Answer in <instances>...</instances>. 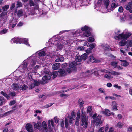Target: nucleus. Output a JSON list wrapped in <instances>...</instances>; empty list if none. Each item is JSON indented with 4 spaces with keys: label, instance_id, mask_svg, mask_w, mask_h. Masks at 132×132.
Here are the masks:
<instances>
[{
    "label": "nucleus",
    "instance_id": "obj_1",
    "mask_svg": "<svg viewBox=\"0 0 132 132\" xmlns=\"http://www.w3.org/2000/svg\"><path fill=\"white\" fill-rule=\"evenodd\" d=\"M30 59V57H29L25 60L22 64L18 67V69L20 71V72L23 73L22 75L26 73L28 74L29 75L30 74H32L30 73H29L28 72L32 69L33 66L35 65L36 62L34 59L31 60Z\"/></svg>",
    "mask_w": 132,
    "mask_h": 132
},
{
    "label": "nucleus",
    "instance_id": "obj_2",
    "mask_svg": "<svg viewBox=\"0 0 132 132\" xmlns=\"http://www.w3.org/2000/svg\"><path fill=\"white\" fill-rule=\"evenodd\" d=\"M11 42L14 43H24L28 46H30L28 42V40L26 39L15 37L11 39Z\"/></svg>",
    "mask_w": 132,
    "mask_h": 132
},
{
    "label": "nucleus",
    "instance_id": "obj_3",
    "mask_svg": "<svg viewBox=\"0 0 132 132\" xmlns=\"http://www.w3.org/2000/svg\"><path fill=\"white\" fill-rule=\"evenodd\" d=\"M82 114H81V125L83 126V128H86L88 125L87 118L86 117L85 113L84 112L83 110H81Z\"/></svg>",
    "mask_w": 132,
    "mask_h": 132
},
{
    "label": "nucleus",
    "instance_id": "obj_4",
    "mask_svg": "<svg viewBox=\"0 0 132 132\" xmlns=\"http://www.w3.org/2000/svg\"><path fill=\"white\" fill-rule=\"evenodd\" d=\"M131 35V33H127L125 35L123 33L119 34L118 36H116L115 37V39L116 40L123 39L126 40Z\"/></svg>",
    "mask_w": 132,
    "mask_h": 132
},
{
    "label": "nucleus",
    "instance_id": "obj_5",
    "mask_svg": "<svg viewBox=\"0 0 132 132\" xmlns=\"http://www.w3.org/2000/svg\"><path fill=\"white\" fill-rule=\"evenodd\" d=\"M81 29L82 31H85L83 33L82 36L87 37L90 35V28L87 26H85L84 27H82Z\"/></svg>",
    "mask_w": 132,
    "mask_h": 132
},
{
    "label": "nucleus",
    "instance_id": "obj_6",
    "mask_svg": "<svg viewBox=\"0 0 132 132\" xmlns=\"http://www.w3.org/2000/svg\"><path fill=\"white\" fill-rule=\"evenodd\" d=\"M39 9L38 4L34 6V9H32L30 13H29V15H35L37 13H39Z\"/></svg>",
    "mask_w": 132,
    "mask_h": 132
},
{
    "label": "nucleus",
    "instance_id": "obj_7",
    "mask_svg": "<svg viewBox=\"0 0 132 132\" xmlns=\"http://www.w3.org/2000/svg\"><path fill=\"white\" fill-rule=\"evenodd\" d=\"M33 74H30L28 76L29 77L30 81H31V82L32 83L34 82V85L37 86L39 85L40 84V82L37 81H34V79L32 78V76Z\"/></svg>",
    "mask_w": 132,
    "mask_h": 132
},
{
    "label": "nucleus",
    "instance_id": "obj_8",
    "mask_svg": "<svg viewBox=\"0 0 132 132\" xmlns=\"http://www.w3.org/2000/svg\"><path fill=\"white\" fill-rule=\"evenodd\" d=\"M26 129L29 132H33V129L32 125L30 123L26 124L25 126Z\"/></svg>",
    "mask_w": 132,
    "mask_h": 132
},
{
    "label": "nucleus",
    "instance_id": "obj_9",
    "mask_svg": "<svg viewBox=\"0 0 132 132\" xmlns=\"http://www.w3.org/2000/svg\"><path fill=\"white\" fill-rule=\"evenodd\" d=\"M16 24L17 22L15 20L10 21L9 26V28L11 29L13 28L16 26Z\"/></svg>",
    "mask_w": 132,
    "mask_h": 132
},
{
    "label": "nucleus",
    "instance_id": "obj_10",
    "mask_svg": "<svg viewBox=\"0 0 132 132\" xmlns=\"http://www.w3.org/2000/svg\"><path fill=\"white\" fill-rule=\"evenodd\" d=\"M38 54V56H44L45 54V52L44 51H38L36 52L35 54H33L30 57V59H32V58L33 57L35 56L36 55H37V54Z\"/></svg>",
    "mask_w": 132,
    "mask_h": 132
},
{
    "label": "nucleus",
    "instance_id": "obj_11",
    "mask_svg": "<svg viewBox=\"0 0 132 132\" xmlns=\"http://www.w3.org/2000/svg\"><path fill=\"white\" fill-rule=\"evenodd\" d=\"M60 41L56 40L55 41V45L57 46V49L58 50L61 49L63 47V45L60 42Z\"/></svg>",
    "mask_w": 132,
    "mask_h": 132
},
{
    "label": "nucleus",
    "instance_id": "obj_12",
    "mask_svg": "<svg viewBox=\"0 0 132 132\" xmlns=\"http://www.w3.org/2000/svg\"><path fill=\"white\" fill-rule=\"evenodd\" d=\"M125 7L130 12L132 13V3L131 2H129L128 4L125 6Z\"/></svg>",
    "mask_w": 132,
    "mask_h": 132
},
{
    "label": "nucleus",
    "instance_id": "obj_13",
    "mask_svg": "<svg viewBox=\"0 0 132 132\" xmlns=\"http://www.w3.org/2000/svg\"><path fill=\"white\" fill-rule=\"evenodd\" d=\"M41 127L43 131H45V132L48 131L47 126L46 123L45 121H44L41 124Z\"/></svg>",
    "mask_w": 132,
    "mask_h": 132
},
{
    "label": "nucleus",
    "instance_id": "obj_14",
    "mask_svg": "<svg viewBox=\"0 0 132 132\" xmlns=\"http://www.w3.org/2000/svg\"><path fill=\"white\" fill-rule=\"evenodd\" d=\"M110 111L106 109H105V111H102V113L104 114L109 116L112 115L113 116V117H114V113L113 112L110 113Z\"/></svg>",
    "mask_w": 132,
    "mask_h": 132
},
{
    "label": "nucleus",
    "instance_id": "obj_15",
    "mask_svg": "<svg viewBox=\"0 0 132 132\" xmlns=\"http://www.w3.org/2000/svg\"><path fill=\"white\" fill-rule=\"evenodd\" d=\"M77 117L76 118L75 124L77 126L79 125V123L80 119V111L77 113Z\"/></svg>",
    "mask_w": 132,
    "mask_h": 132
},
{
    "label": "nucleus",
    "instance_id": "obj_16",
    "mask_svg": "<svg viewBox=\"0 0 132 132\" xmlns=\"http://www.w3.org/2000/svg\"><path fill=\"white\" fill-rule=\"evenodd\" d=\"M89 59L90 61L93 63H97L100 61V60L99 59H96L93 56H91L89 57Z\"/></svg>",
    "mask_w": 132,
    "mask_h": 132
},
{
    "label": "nucleus",
    "instance_id": "obj_17",
    "mask_svg": "<svg viewBox=\"0 0 132 132\" xmlns=\"http://www.w3.org/2000/svg\"><path fill=\"white\" fill-rule=\"evenodd\" d=\"M51 77L48 75H46L43 77L42 78V80L43 81V83L44 84L46 82V81L50 79Z\"/></svg>",
    "mask_w": 132,
    "mask_h": 132
},
{
    "label": "nucleus",
    "instance_id": "obj_18",
    "mask_svg": "<svg viewBox=\"0 0 132 132\" xmlns=\"http://www.w3.org/2000/svg\"><path fill=\"white\" fill-rule=\"evenodd\" d=\"M41 123L40 122H38L36 124L34 123V125L35 128H37L39 130H42V128L41 127Z\"/></svg>",
    "mask_w": 132,
    "mask_h": 132
},
{
    "label": "nucleus",
    "instance_id": "obj_19",
    "mask_svg": "<svg viewBox=\"0 0 132 132\" xmlns=\"http://www.w3.org/2000/svg\"><path fill=\"white\" fill-rule=\"evenodd\" d=\"M112 104L113 106L112 108V110L113 111H116L118 110L117 106V104L116 102L115 101H113L112 102Z\"/></svg>",
    "mask_w": 132,
    "mask_h": 132
},
{
    "label": "nucleus",
    "instance_id": "obj_20",
    "mask_svg": "<svg viewBox=\"0 0 132 132\" xmlns=\"http://www.w3.org/2000/svg\"><path fill=\"white\" fill-rule=\"evenodd\" d=\"M121 63V65L124 67L128 66L129 64V63L126 60H120Z\"/></svg>",
    "mask_w": 132,
    "mask_h": 132
},
{
    "label": "nucleus",
    "instance_id": "obj_21",
    "mask_svg": "<svg viewBox=\"0 0 132 132\" xmlns=\"http://www.w3.org/2000/svg\"><path fill=\"white\" fill-rule=\"evenodd\" d=\"M48 125L49 128L50 129L51 128V127H53L54 126V123L53 120L51 119L48 121Z\"/></svg>",
    "mask_w": 132,
    "mask_h": 132
},
{
    "label": "nucleus",
    "instance_id": "obj_22",
    "mask_svg": "<svg viewBox=\"0 0 132 132\" xmlns=\"http://www.w3.org/2000/svg\"><path fill=\"white\" fill-rule=\"evenodd\" d=\"M126 14L120 16V21L121 22H123L127 21V18Z\"/></svg>",
    "mask_w": 132,
    "mask_h": 132
},
{
    "label": "nucleus",
    "instance_id": "obj_23",
    "mask_svg": "<svg viewBox=\"0 0 132 132\" xmlns=\"http://www.w3.org/2000/svg\"><path fill=\"white\" fill-rule=\"evenodd\" d=\"M28 88V86L25 84H22L19 86L20 89L22 90H24Z\"/></svg>",
    "mask_w": 132,
    "mask_h": 132
},
{
    "label": "nucleus",
    "instance_id": "obj_24",
    "mask_svg": "<svg viewBox=\"0 0 132 132\" xmlns=\"http://www.w3.org/2000/svg\"><path fill=\"white\" fill-rule=\"evenodd\" d=\"M64 57L62 56L59 55V56L57 58L55 61L56 62H62L64 61Z\"/></svg>",
    "mask_w": 132,
    "mask_h": 132
},
{
    "label": "nucleus",
    "instance_id": "obj_25",
    "mask_svg": "<svg viewBox=\"0 0 132 132\" xmlns=\"http://www.w3.org/2000/svg\"><path fill=\"white\" fill-rule=\"evenodd\" d=\"M60 63H57L54 64L52 67L53 69L56 70L58 69L60 67Z\"/></svg>",
    "mask_w": 132,
    "mask_h": 132
},
{
    "label": "nucleus",
    "instance_id": "obj_26",
    "mask_svg": "<svg viewBox=\"0 0 132 132\" xmlns=\"http://www.w3.org/2000/svg\"><path fill=\"white\" fill-rule=\"evenodd\" d=\"M58 72L61 76H63L66 74L65 71L63 69H60L59 70Z\"/></svg>",
    "mask_w": 132,
    "mask_h": 132
},
{
    "label": "nucleus",
    "instance_id": "obj_27",
    "mask_svg": "<svg viewBox=\"0 0 132 132\" xmlns=\"http://www.w3.org/2000/svg\"><path fill=\"white\" fill-rule=\"evenodd\" d=\"M99 72L100 73H110V72L108 70L104 69L99 70Z\"/></svg>",
    "mask_w": 132,
    "mask_h": 132
},
{
    "label": "nucleus",
    "instance_id": "obj_28",
    "mask_svg": "<svg viewBox=\"0 0 132 132\" xmlns=\"http://www.w3.org/2000/svg\"><path fill=\"white\" fill-rule=\"evenodd\" d=\"M8 31V29H4L0 31V35L5 34L7 33Z\"/></svg>",
    "mask_w": 132,
    "mask_h": 132
},
{
    "label": "nucleus",
    "instance_id": "obj_29",
    "mask_svg": "<svg viewBox=\"0 0 132 132\" xmlns=\"http://www.w3.org/2000/svg\"><path fill=\"white\" fill-rule=\"evenodd\" d=\"M111 74L113 75L117 76L118 75L120 74V73L119 72H116L114 71H112L111 72H110Z\"/></svg>",
    "mask_w": 132,
    "mask_h": 132
},
{
    "label": "nucleus",
    "instance_id": "obj_30",
    "mask_svg": "<svg viewBox=\"0 0 132 132\" xmlns=\"http://www.w3.org/2000/svg\"><path fill=\"white\" fill-rule=\"evenodd\" d=\"M5 101L4 98L3 97H0V105H1L5 103Z\"/></svg>",
    "mask_w": 132,
    "mask_h": 132
},
{
    "label": "nucleus",
    "instance_id": "obj_31",
    "mask_svg": "<svg viewBox=\"0 0 132 132\" xmlns=\"http://www.w3.org/2000/svg\"><path fill=\"white\" fill-rule=\"evenodd\" d=\"M101 118V116L100 115H98L96 118V119L94 120V122L98 123L100 120Z\"/></svg>",
    "mask_w": 132,
    "mask_h": 132
},
{
    "label": "nucleus",
    "instance_id": "obj_32",
    "mask_svg": "<svg viewBox=\"0 0 132 132\" xmlns=\"http://www.w3.org/2000/svg\"><path fill=\"white\" fill-rule=\"evenodd\" d=\"M77 64V63L75 61H73L69 64V66L70 67L72 68L76 65Z\"/></svg>",
    "mask_w": 132,
    "mask_h": 132
},
{
    "label": "nucleus",
    "instance_id": "obj_33",
    "mask_svg": "<svg viewBox=\"0 0 132 132\" xmlns=\"http://www.w3.org/2000/svg\"><path fill=\"white\" fill-rule=\"evenodd\" d=\"M123 124L120 122H119L117 123L116 126L119 128H121L123 127Z\"/></svg>",
    "mask_w": 132,
    "mask_h": 132
},
{
    "label": "nucleus",
    "instance_id": "obj_34",
    "mask_svg": "<svg viewBox=\"0 0 132 132\" xmlns=\"http://www.w3.org/2000/svg\"><path fill=\"white\" fill-rule=\"evenodd\" d=\"M82 2L81 3L82 4V5L86 6L88 4V2L87 0H82Z\"/></svg>",
    "mask_w": 132,
    "mask_h": 132
},
{
    "label": "nucleus",
    "instance_id": "obj_35",
    "mask_svg": "<svg viewBox=\"0 0 132 132\" xmlns=\"http://www.w3.org/2000/svg\"><path fill=\"white\" fill-rule=\"evenodd\" d=\"M104 1L105 6L106 7V8L107 9L109 5V0H104Z\"/></svg>",
    "mask_w": 132,
    "mask_h": 132
},
{
    "label": "nucleus",
    "instance_id": "obj_36",
    "mask_svg": "<svg viewBox=\"0 0 132 132\" xmlns=\"http://www.w3.org/2000/svg\"><path fill=\"white\" fill-rule=\"evenodd\" d=\"M127 43V42L125 41L122 40L119 43L120 45L123 46H125Z\"/></svg>",
    "mask_w": 132,
    "mask_h": 132
},
{
    "label": "nucleus",
    "instance_id": "obj_37",
    "mask_svg": "<svg viewBox=\"0 0 132 132\" xmlns=\"http://www.w3.org/2000/svg\"><path fill=\"white\" fill-rule=\"evenodd\" d=\"M84 103V102L82 99L80 98L79 99L78 103L80 107H81L82 106Z\"/></svg>",
    "mask_w": 132,
    "mask_h": 132
},
{
    "label": "nucleus",
    "instance_id": "obj_38",
    "mask_svg": "<svg viewBox=\"0 0 132 132\" xmlns=\"http://www.w3.org/2000/svg\"><path fill=\"white\" fill-rule=\"evenodd\" d=\"M101 46L105 50H108L109 47V46L106 44H102L101 45Z\"/></svg>",
    "mask_w": 132,
    "mask_h": 132
},
{
    "label": "nucleus",
    "instance_id": "obj_39",
    "mask_svg": "<svg viewBox=\"0 0 132 132\" xmlns=\"http://www.w3.org/2000/svg\"><path fill=\"white\" fill-rule=\"evenodd\" d=\"M23 10H19L17 12V15L19 16H20L22 15Z\"/></svg>",
    "mask_w": 132,
    "mask_h": 132
},
{
    "label": "nucleus",
    "instance_id": "obj_40",
    "mask_svg": "<svg viewBox=\"0 0 132 132\" xmlns=\"http://www.w3.org/2000/svg\"><path fill=\"white\" fill-rule=\"evenodd\" d=\"M119 61H115L112 62L111 63V65L114 67V68H116L117 67V64L118 63Z\"/></svg>",
    "mask_w": 132,
    "mask_h": 132
},
{
    "label": "nucleus",
    "instance_id": "obj_41",
    "mask_svg": "<svg viewBox=\"0 0 132 132\" xmlns=\"http://www.w3.org/2000/svg\"><path fill=\"white\" fill-rule=\"evenodd\" d=\"M127 21H131L132 20V15H130L126 14Z\"/></svg>",
    "mask_w": 132,
    "mask_h": 132
},
{
    "label": "nucleus",
    "instance_id": "obj_42",
    "mask_svg": "<svg viewBox=\"0 0 132 132\" xmlns=\"http://www.w3.org/2000/svg\"><path fill=\"white\" fill-rule=\"evenodd\" d=\"M96 46V44L95 43L91 44L89 45V49L90 50H92Z\"/></svg>",
    "mask_w": 132,
    "mask_h": 132
},
{
    "label": "nucleus",
    "instance_id": "obj_43",
    "mask_svg": "<svg viewBox=\"0 0 132 132\" xmlns=\"http://www.w3.org/2000/svg\"><path fill=\"white\" fill-rule=\"evenodd\" d=\"M81 56H77L75 59V60L77 62H80L81 61L82 59Z\"/></svg>",
    "mask_w": 132,
    "mask_h": 132
},
{
    "label": "nucleus",
    "instance_id": "obj_44",
    "mask_svg": "<svg viewBox=\"0 0 132 132\" xmlns=\"http://www.w3.org/2000/svg\"><path fill=\"white\" fill-rule=\"evenodd\" d=\"M1 93L7 99H9V98L10 97L6 93L4 92L3 91H1Z\"/></svg>",
    "mask_w": 132,
    "mask_h": 132
},
{
    "label": "nucleus",
    "instance_id": "obj_45",
    "mask_svg": "<svg viewBox=\"0 0 132 132\" xmlns=\"http://www.w3.org/2000/svg\"><path fill=\"white\" fill-rule=\"evenodd\" d=\"M104 77L108 79H110L113 78V77L111 75H108L107 74H105L104 76Z\"/></svg>",
    "mask_w": 132,
    "mask_h": 132
},
{
    "label": "nucleus",
    "instance_id": "obj_46",
    "mask_svg": "<svg viewBox=\"0 0 132 132\" xmlns=\"http://www.w3.org/2000/svg\"><path fill=\"white\" fill-rule=\"evenodd\" d=\"M14 111V110H12L11 111H9L8 112H7L6 113H5L4 114V116H7L9 114L12 113V112H13Z\"/></svg>",
    "mask_w": 132,
    "mask_h": 132
},
{
    "label": "nucleus",
    "instance_id": "obj_47",
    "mask_svg": "<svg viewBox=\"0 0 132 132\" xmlns=\"http://www.w3.org/2000/svg\"><path fill=\"white\" fill-rule=\"evenodd\" d=\"M87 40L88 42H92L94 41L95 39L92 37H89L87 38Z\"/></svg>",
    "mask_w": 132,
    "mask_h": 132
},
{
    "label": "nucleus",
    "instance_id": "obj_48",
    "mask_svg": "<svg viewBox=\"0 0 132 132\" xmlns=\"http://www.w3.org/2000/svg\"><path fill=\"white\" fill-rule=\"evenodd\" d=\"M92 106H88L87 110V113H90L92 110Z\"/></svg>",
    "mask_w": 132,
    "mask_h": 132
},
{
    "label": "nucleus",
    "instance_id": "obj_49",
    "mask_svg": "<svg viewBox=\"0 0 132 132\" xmlns=\"http://www.w3.org/2000/svg\"><path fill=\"white\" fill-rule=\"evenodd\" d=\"M87 55L86 53H84L81 56L82 59L84 60H86V59L87 58Z\"/></svg>",
    "mask_w": 132,
    "mask_h": 132
},
{
    "label": "nucleus",
    "instance_id": "obj_50",
    "mask_svg": "<svg viewBox=\"0 0 132 132\" xmlns=\"http://www.w3.org/2000/svg\"><path fill=\"white\" fill-rule=\"evenodd\" d=\"M117 6V4L116 3H113L112 4L111 7L112 9H114Z\"/></svg>",
    "mask_w": 132,
    "mask_h": 132
},
{
    "label": "nucleus",
    "instance_id": "obj_51",
    "mask_svg": "<svg viewBox=\"0 0 132 132\" xmlns=\"http://www.w3.org/2000/svg\"><path fill=\"white\" fill-rule=\"evenodd\" d=\"M9 7V6L5 5L2 7L3 10V11H5L7 10Z\"/></svg>",
    "mask_w": 132,
    "mask_h": 132
},
{
    "label": "nucleus",
    "instance_id": "obj_52",
    "mask_svg": "<svg viewBox=\"0 0 132 132\" xmlns=\"http://www.w3.org/2000/svg\"><path fill=\"white\" fill-rule=\"evenodd\" d=\"M29 4L30 6H34L35 4L33 0H29Z\"/></svg>",
    "mask_w": 132,
    "mask_h": 132
},
{
    "label": "nucleus",
    "instance_id": "obj_53",
    "mask_svg": "<svg viewBox=\"0 0 132 132\" xmlns=\"http://www.w3.org/2000/svg\"><path fill=\"white\" fill-rule=\"evenodd\" d=\"M65 125L66 128H67L68 125V120L65 118Z\"/></svg>",
    "mask_w": 132,
    "mask_h": 132
},
{
    "label": "nucleus",
    "instance_id": "obj_54",
    "mask_svg": "<svg viewBox=\"0 0 132 132\" xmlns=\"http://www.w3.org/2000/svg\"><path fill=\"white\" fill-rule=\"evenodd\" d=\"M17 6L18 7H21L22 6V3L19 1L17 2Z\"/></svg>",
    "mask_w": 132,
    "mask_h": 132
},
{
    "label": "nucleus",
    "instance_id": "obj_55",
    "mask_svg": "<svg viewBox=\"0 0 132 132\" xmlns=\"http://www.w3.org/2000/svg\"><path fill=\"white\" fill-rule=\"evenodd\" d=\"M108 98L111 99L112 100H114L115 99L114 97L111 96H107L105 97V99L106 100H107Z\"/></svg>",
    "mask_w": 132,
    "mask_h": 132
},
{
    "label": "nucleus",
    "instance_id": "obj_56",
    "mask_svg": "<svg viewBox=\"0 0 132 132\" xmlns=\"http://www.w3.org/2000/svg\"><path fill=\"white\" fill-rule=\"evenodd\" d=\"M113 87L119 90H120L121 88V87L119 86L118 84H115L113 85Z\"/></svg>",
    "mask_w": 132,
    "mask_h": 132
},
{
    "label": "nucleus",
    "instance_id": "obj_57",
    "mask_svg": "<svg viewBox=\"0 0 132 132\" xmlns=\"http://www.w3.org/2000/svg\"><path fill=\"white\" fill-rule=\"evenodd\" d=\"M75 118L70 117H69V123L70 124H71L72 123L73 121V120H74V119Z\"/></svg>",
    "mask_w": 132,
    "mask_h": 132
},
{
    "label": "nucleus",
    "instance_id": "obj_58",
    "mask_svg": "<svg viewBox=\"0 0 132 132\" xmlns=\"http://www.w3.org/2000/svg\"><path fill=\"white\" fill-rule=\"evenodd\" d=\"M44 73L45 74H48L49 73V71L48 69H46V70H44L43 71H42L41 72V73Z\"/></svg>",
    "mask_w": 132,
    "mask_h": 132
},
{
    "label": "nucleus",
    "instance_id": "obj_59",
    "mask_svg": "<svg viewBox=\"0 0 132 132\" xmlns=\"http://www.w3.org/2000/svg\"><path fill=\"white\" fill-rule=\"evenodd\" d=\"M127 45L128 46H132V40L128 41Z\"/></svg>",
    "mask_w": 132,
    "mask_h": 132
},
{
    "label": "nucleus",
    "instance_id": "obj_60",
    "mask_svg": "<svg viewBox=\"0 0 132 132\" xmlns=\"http://www.w3.org/2000/svg\"><path fill=\"white\" fill-rule=\"evenodd\" d=\"M19 86L16 84L14 85V90H17L19 89Z\"/></svg>",
    "mask_w": 132,
    "mask_h": 132
},
{
    "label": "nucleus",
    "instance_id": "obj_61",
    "mask_svg": "<svg viewBox=\"0 0 132 132\" xmlns=\"http://www.w3.org/2000/svg\"><path fill=\"white\" fill-rule=\"evenodd\" d=\"M75 114L76 113L75 111H73L71 113V116L70 117L75 118Z\"/></svg>",
    "mask_w": 132,
    "mask_h": 132
},
{
    "label": "nucleus",
    "instance_id": "obj_62",
    "mask_svg": "<svg viewBox=\"0 0 132 132\" xmlns=\"http://www.w3.org/2000/svg\"><path fill=\"white\" fill-rule=\"evenodd\" d=\"M123 11V8L121 7L120 6L119 7L118 9V11L120 12H122Z\"/></svg>",
    "mask_w": 132,
    "mask_h": 132
},
{
    "label": "nucleus",
    "instance_id": "obj_63",
    "mask_svg": "<svg viewBox=\"0 0 132 132\" xmlns=\"http://www.w3.org/2000/svg\"><path fill=\"white\" fill-rule=\"evenodd\" d=\"M55 122L56 123H57L59 122V118H58L56 117H55L54 118Z\"/></svg>",
    "mask_w": 132,
    "mask_h": 132
},
{
    "label": "nucleus",
    "instance_id": "obj_64",
    "mask_svg": "<svg viewBox=\"0 0 132 132\" xmlns=\"http://www.w3.org/2000/svg\"><path fill=\"white\" fill-rule=\"evenodd\" d=\"M128 132H132V127L129 126L128 128Z\"/></svg>",
    "mask_w": 132,
    "mask_h": 132
}]
</instances>
